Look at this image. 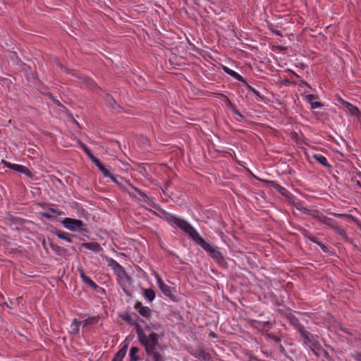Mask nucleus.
I'll list each match as a JSON object with an SVG mask.
<instances>
[{
    "label": "nucleus",
    "instance_id": "nucleus-1",
    "mask_svg": "<svg viewBox=\"0 0 361 361\" xmlns=\"http://www.w3.org/2000/svg\"><path fill=\"white\" fill-rule=\"evenodd\" d=\"M164 336V333L160 335L157 333H151L149 342L142 345L145 348L147 356L151 357L152 361H166L164 357L157 350L162 349L159 343V338Z\"/></svg>",
    "mask_w": 361,
    "mask_h": 361
},
{
    "label": "nucleus",
    "instance_id": "nucleus-2",
    "mask_svg": "<svg viewBox=\"0 0 361 361\" xmlns=\"http://www.w3.org/2000/svg\"><path fill=\"white\" fill-rule=\"evenodd\" d=\"M161 217L171 224L176 225L179 228L190 236L195 229L185 220L179 219L176 216L160 209Z\"/></svg>",
    "mask_w": 361,
    "mask_h": 361
},
{
    "label": "nucleus",
    "instance_id": "nucleus-3",
    "mask_svg": "<svg viewBox=\"0 0 361 361\" xmlns=\"http://www.w3.org/2000/svg\"><path fill=\"white\" fill-rule=\"evenodd\" d=\"M190 238L202 249L209 253L210 256L214 259H217L222 255L221 252L217 250L215 247H212L209 243H207L203 238H202L198 232L195 230Z\"/></svg>",
    "mask_w": 361,
    "mask_h": 361
},
{
    "label": "nucleus",
    "instance_id": "nucleus-4",
    "mask_svg": "<svg viewBox=\"0 0 361 361\" xmlns=\"http://www.w3.org/2000/svg\"><path fill=\"white\" fill-rule=\"evenodd\" d=\"M261 182L265 183L267 185L276 189L282 196L286 198L290 202H293L295 200V197L286 188L280 185L274 180H267L264 179H259Z\"/></svg>",
    "mask_w": 361,
    "mask_h": 361
},
{
    "label": "nucleus",
    "instance_id": "nucleus-5",
    "mask_svg": "<svg viewBox=\"0 0 361 361\" xmlns=\"http://www.w3.org/2000/svg\"><path fill=\"white\" fill-rule=\"evenodd\" d=\"M61 224L66 228L71 231H79L82 233L83 231H86V230L83 228L84 223L80 219L66 217L61 221Z\"/></svg>",
    "mask_w": 361,
    "mask_h": 361
},
{
    "label": "nucleus",
    "instance_id": "nucleus-6",
    "mask_svg": "<svg viewBox=\"0 0 361 361\" xmlns=\"http://www.w3.org/2000/svg\"><path fill=\"white\" fill-rule=\"evenodd\" d=\"M300 334L305 344L308 345L312 351L314 352L315 350H320L322 348L320 343L316 341L314 338L313 335L305 329H302L300 332Z\"/></svg>",
    "mask_w": 361,
    "mask_h": 361
},
{
    "label": "nucleus",
    "instance_id": "nucleus-7",
    "mask_svg": "<svg viewBox=\"0 0 361 361\" xmlns=\"http://www.w3.org/2000/svg\"><path fill=\"white\" fill-rule=\"evenodd\" d=\"M157 279L159 288L161 290L163 294L173 301H175L176 296L173 294V288L165 284L159 276H157Z\"/></svg>",
    "mask_w": 361,
    "mask_h": 361
},
{
    "label": "nucleus",
    "instance_id": "nucleus-8",
    "mask_svg": "<svg viewBox=\"0 0 361 361\" xmlns=\"http://www.w3.org/2000/svg\"><path fill=\"white\" fill-rule=\"evenodd\" d=\"M132 326H135V329L136 330V333L137 335V339H138L140 343L142 345L147 344V343H148L149 341V335L148 336L146 335L143 329L141 327L140 324L137 323V322L133 321Z\"/></svg>",
    "mask_w": 361,
    "mask_h": 361
},
{
    "label": "nucleus",
    "instance_id": "nucleus-9",
    "mask_svg": "<svg viewBox=\"0 0 361 361\" xmlns=\"http://www.w3.org/2000/svg\"><path fill=\"white\" fill-rule=\"evenodd\" d=\"M106 262H108V265L111 267L115 273H116L118 275L123 274L127 275V273L124 268L116 260H114L112 258L110 257H106Z\"/></svg>",
    "mask_w": 361,
    "mask_h": 361
},
{
    "label": "nucleus",
    "instance_id": "nucleus-10",
    "mask_svg": "<svg viewBox=\"0 0 361 361\" xmlns=\"http://www.w3.org/2000/svg\"><path fill=\"white\" fill-rule=\"evenodd\" d=\"M188 352L195 357L202 358L204 361L210 360L212 358L210 353L202 349H193L191 348L190 350H188Z\"/></svg>",
    "mask_w": 361,
    "mask_h": 361
},
{
    "label": "nucleus",
    "instance_id": "nucleus-11",
    "mask_svg": "<svg viewBox=\"0 0 361 361\" xmlns=\"http://www.w3.org/2000/svg\"><path fill=\"white\" fill-rule=\"evenodd\" d=\"M317 214L314 216V217L321 223L329 226L332 229L336 226V225L338 224V222L331 218H329L324 214L318 212L317 211H315Z\"/></svg>",
    "mask_w": 361,
    "mask_h": 361
},
{
    "label": "nucleus",
    "instance_id": "nucleus-12",
    "mask_svg": "<svg viewBox=\"0 0 361 361\" xmlns=\"http://www.w3.org/2000/svg\"><path fill=\"white\" fill-rule=\"evenodd\" d=\"M134 308L137 310L139 314L143 317L149 318L151 316V310L148 307L143 306L140 301H136Z\"/></svg>",
    "mask_w": 361,
    "mask_h": 361
},
{
    "label": "nucleus",
    "instance_id": "nucleus-13",
    "mask_svg": "<svg viewBox=\"0 0 361 361\" xmlns=\"http://www.w3.org/2000/svg\"><path fill=\"white\" fill-rule=\"evenodd\" d=\"M78 270L80 273V276L82 281L85 284L88 285L89 286L92 288L94 290H96L97 288H99V286L94 281H93L89 276L85 275L82 268L79 267V268H78Z\"/></svg>",
    "mask_w": 361,
    "mask_h": 361
},
{
    "label": "nucleus",
    "instance_id": "nucleus-14",
    "mask_svg": "<svg viewBox=\"0 0 361 361\" xmlns=\"http://www.w3.org/2000/svg\"><path fill=\"white\" fill-rule=\"evenodd\" d=\"M121 349L116 353L111 361H123L128 348V343L126 341L121 343Z\"/></svg>",
    "mask_w": 361,
    "mask_h": 361
},
{
    "label": "nucleus",
    "instance_id": "nucleus-15",
    "mask_svg": "<svg viewBox=\"0 0 361 361\" xmlns=\"http://www.w3.org/2000/svg\"><path fill=\"white\" fill-rule=\"evenodd\" d=\"M286 318L290 323V324L300 333L302 329H305L303 325H302L299 319L292 313H288L286 314Z\"/></svg>",
    "mask_w": 361,
    "mask_h": 361
},
{
    "label": "nucleus",
    "instance_id": "nucleus-16",
    "mask_svg": "<svg viewBox=\"0 0 361 361\" xmlns=\"http://www.w3.org/2000/svg\"><path fill=\"white\" fill-rule=\"evenodd\" d=\"M106 102L109 106L116 113H121L123 111V108L120 106L116 101L114 99L113 97L109 94L106 95Z\"/></svg>",
    "mask_w": 361,
    "mask_h": 361
},
{
    "label": "nucleus",
    "instance_id": "nucleus-17",
    "mask_svg": "<svg viewBox=\"0 0 361 361\" xmlns=\"http://www.w3.org/2000/svg\"><path fill=\"white\" fill-rule=\"evenodd\" d=\"M49 240V246H50V247L51 248V250L53 251H54L56 252V254L57 255H59V256H66V255H67V254H68V250L67 249L54 244L52 242V240H50V239Z\"/></svg>",
    "mask_w": 361,
    "mask_h": 361
},
{
    "label": "nucleus",
    "instance_id": "nucleus-18",
    "mask_svg": "<svg viewBox=\"0 0 361 361\" xmlns=\"http://www.w3.org/2000/svg\"><path fill=\"white\" fill-rule=\"evenodd\" d=\"M81 247H84L87 250H91L94 252H98L102 250V247L101 245L95 242V243H84L81 244Z\"/></svg>",
    "mask_w": 361,
    "mask_h": 361
},
{
    "label": "nucleus",
    "instance_id": "nucleus-19",
    "mask_svg": "<svg viewBox=\"0 0 361 361\" xmlns=\"http://www.w3.org/2000/svg\"><path fill=\"white\" fill-rule=\"evenodd\" d=\"M92 162L98 167V169L101 171L103 176L104 177L111 176V172L109 169H107L99 161L98 158H96L92 161Z\"/></svg>",
    "mask_w": 361,
    "mask_h": 361
},
{
    "label": "nucleus",
    "instance_id": "nucleus-20",
    "mask_svg": "<svg viewBox=\"0 0 361 361\" xmlns=\"http://www.w3.org/2000/svg\"><path fill=\"white\" fill-rule=\"evenodd\" d=\"M312 158L326 168L329 169L331 167V166L329 164L327 159L322 154H314L312 155Z\"/></svg>",
    "mask_w": 361,
    "mask_h": 361
},
{
    "label": "nucleus",
    "instance_id": "nucleus-21",
    "mask_svg": "<svg viewBox=\"0 0 361 361\" xmlns=\"http://www.w3.org/2000/svg\"><path fill=\"white\" fill-rule=\"evenodd\" d=\"M223 70L228 75L232 76L233 78H234L235 79L238 80V81H240L241 82H245V79H244V78L242 75H240V74H238L235 71H233L232 69L229 68L228 67L223 66Z\"/></svg>",
    "mask_w": 361,
    "mask_h": 361
},
{
    "label": "nucleus",
    "instance_id": "nucleus-22",
    "mask_svg": "<svg viewBox=\"0 0 361 361\" xmlns=\"http://www.w3.org/2000/svg\"><path fill=\"white\" fill-rule=\"evenodd\" d=\"M99 315H97V316H90V317H88L85 320L80 322V324H82L83 327H85V326H89V325H93V324H97L98 322H99Z\"/></svg>",
    "mask_w": 361,
    "mask_h": 361
},
{
    "label": "nucleus",
    "instance_id": "nucleus-23",
    "mask_svg": "<svg viewBox=\"0 0 361 361\" xmlns=\"http://www.w3.org/2000/svg\"><path fill=\"white\" fill-rule=\"evenodd\" d=\"M140 349L137 347L133 346L131 347L129 352V357L130 360L129 361H139L140 360V356L137 355L139 353Z\"/></svg>",
    "mask_w": 361,
    "mask_h": 361
},
{
    "label": "nucleus",
    "instance_id": "nucleus-24",
    "mask_svg": "<svg viewBox=\"0 0 361 361\" xmlns=\"http://www.w3.org/2000/svg\"><path fill=\"white\" fill-rule=\"evenodd\" d=\"M329 214L331 215L334 216H342V217H345V218H347V219H350L352 221H353L361 229V223H360V221L356 217L353 216L351 214H337V213H334V212H330Z\"/></svg>",
    "mask_w": 361,
    "mask_h": 361
},
{
    "label": "nucleus",
    "instance_id": "nucleus-25",
    "mask_svg": "<svg viewBox=\"0 0 361 361\" xmlns=\"http://www.w3.org/2000/svg\"><path fill=\"white\" fill-rule=\"evenodd\" d=\"M80 322H79L77 319H73L71 325V331L70 333L73 335L76 336L80 332Z\"/></svg>",
    "mask_w": 361,
    "mask_h": 361
},
{
    "label": "nucleus",
    "instance_id": "nucleus-26",
    "mask_svg": "<svg viewBox=\"0 0 361 361\" xmlns=\"http://www.w3.org/2000/svg\"><path fill=\"white\" fill-rule=\"evenodd\" d=\"M142 290H143V295L145 298V299H147L149 302H152L154 300L155 296H156L154 290H153L151 288H149V289L144 288Z\"/></svg>",
    "mask_w": 361,
    "mask_h": 361
},
{
    "label": "nucleus",
    "instance_id": "nucleus-27",
    "mask_svg": "<svg viewBox=\"0 0 361 361\" xmlns=\"http://www.w3.org/2000/svg\"><path fill=\"white\" fill-rule=\"evenodd\" d=\"M54 233L60 239L65 240L68 243H72V239L70 238V235L67 233L63 232L60 230H56Z\"/></svg>",
    "mask_w": 361,
    "mask_h": 361
},
{
    "label": "nucleus",
    "instance_id": "nucleus-28",
    "mask_svg": "<svg viewBox=\"0 0 361 361\" xmlns=\"http://www.w3.org/2000/svg\"><path fill=\"white\" fill-rule=\"evenodd\" d=\"M245 86L251 91L255 95H256L258 98H259L262 101L265 99V97L261 94V93L257 90L255 88H254L252 86L250 85L247 81L245 80V82H242Z\"/></svg>",
    "mask_w": 361,
    "mask_h": 361
},
{
    "label": "nucleus",
    "instance_id": "nucleus-29",
    "mask_svg": "<svg viewBox=\"0 0 361 361\" xmlns=\"http://www.w3.org/2000/svg\"><path fill=\"white\" fill-rule=\"evenodd\" d=\"M83 83L90 90H94L97 87L96 82L91 78L85 77L81 78Z\"/></svg>",
    "mask_w": 361,
    "mask_h": 361
},
{
    "label": "nucleus",
    "instance_id": "nucleus-30",
    "mask_svg": "<svg viewBox=\"0 0 361 361\" xmlns=\"http://www.w3.org/2000/svg\"><path fill=\"white\" fill-rule=\"evenodd\" d=\"M333 229L338 235L341 236V238L345 239V240H348L345 231L340 227L338 224H337Z\"/></svg>",
    "mask_w": 361,
    "mask_h": 361
},
{
    "label": "nucleus",
    "instance_id": "nucleus-31",
    "mask_svg": "<svg viewBox=\"0 0 361 361\" xmlns=\"http://www.w3.org/2000/svg\"><path fill=\"white\" fill-rule=\"evenodd\" d=\"M2 162L4 164V166H6L7 168H8L11 170H13L15 171L19 172L22 169L23 165L11 164V163L8 162L4 160H3Z\"/></svg>",
    "mask_w": 361,
    "mask_h": 361
},
{
    "label": "nucleus",
    "instance_id": "nucleus-32",
    "mask_svg": "<svg viewBox=\"0 0 361 361\" xmlns=\"http://www.w3.org/2000/svg\"><path fill=\"white\" fill-rule=\"evenodd\" d=\"M351 181L355 183L357 186L361 188V172L356 171L351 177Z\"/></svg>",
    "mask_w": 361,
    "mask_h": 361
},
{
    "label": "nucleus",
    "instance_id": "nucleus-33",
    "mask_svg": "<svg viewBox=\"0 0 361 361\" xmlns=\"http://www.w3.org/2000/svg\"><path fill=\"white\" fill-rule=\"evenodd\" d=\"M120 317L128 323L129 325H133V319L129 312H124L120 315Z\"/></svg>",
    "mask_w": 361,
    "mask_h": 361
},
{
    "label": "nucleus",
    "instance_id": "nucleus-34",
    "mask_svg": "<svg viewBox=\"0 0 361 361\" xmlns=\"http://www.w3.org/2000/svg\"><path fill=\"white\" fill-rule=\"evenodd\" d=\"M81 147H82L83 151L85 152V153L87 155V157L90 158V159L92 161L97 158L95 156H94V154L92 153L91 150L90 149H88L85 145L82 144Z\"/></svg>",
    "mask_w": 361,
    "mask_h": 361
},
{
    "label": "nucleus",
    "instance_id": "nucleus-35",
    "mask_svg": "<svg viewBox=\"0 0 361 361\" xmlns=\"http://www.w3.org/2000/svg\"><path fill=\"white\" fill-rule=\"evenodd\" d=\"M311 241L316 243L317 245H318L324 252H329L328 247L326 245H324L323 243L317 240V238H312Z\"/></svg>",
    "mask_w": 361,
    "mask_h": 361
},
{
    "label": "nucleus",
    "instance_id": "nucleus-36",
    "mask_svg": "<svg viewBox=\"0 0 361 361\" xmlns=\"http://www.w3.org/2000/svg\"><path fill=\"white\" fill-rule=\"evenodd\" d=\"M216 262L223 268H228V264L224 259L223 255L220 256L217 259L215 260Z\"/></svg>",
    "mask_w": 361,
    "mask_h": 361
},
{
    "label": "nucleus",
    "instance_id": "nucleus-37",
    "mask_svg": "<svg viewBox=\"0 0 361 361\" xmlns=\"http://www.w3.org/2000/svg\"><path fill=\"white\" fill-rule=\"evenodd\" d=\"M142 197V201L145 203H148L149 205L153 206L150 204L152 202V198L151 197L147 196L144 192L141 190V193H138Z\"/></svg>",
    "mask_w": 361,
    "mask_h": 361
},
{
    "label": "nucleus",
    "instance_id": "nucleus-38",
    "mask_svg": "<svg viewBox=\"0 0 361 361\" xmlns=\"http://www.w3.org/2000/svg\"><path fill=\"white\" fill-rule=\"evenodd\" d=\"M347 110L353 115V116H357L358 114H360V111L358 108L353 104H351L350 106L347 109Z\"/></svg>",
    "mask_w": 361,
    "mask_h": 361
},
{
    "label": "nucleus",
    "instance_id": "nucleus-39",
    "mask_svg": "<svg viewBox=\"0 0 361 361\" xmlns=\"http://www.w3.org/2000/svg\"><path fill=\"white\" fill-rule=\"evenodd\" d=\"M19 173H23L30 178L33 177V174L32 173V172L29 170L28 168H27L25 166H22V169L19 171Z\"/></svg>",
    "mask_w": 361,
    "mask_h": 361
},
{
    "label": "nucleus",
    "instance_id": "nucleus-40",
    "mask_svg": "<svg viewBox=\"0 0 361 361\" xmlns=\"http://www.w3.org/2000/svg\"><path fill=\"white\" fill-rule=\"evenodd\" d=\"M318 99V96L317 94H307L305 96L306 101L310 103L311 105L312 103L314 102V100Z\"/></svg>",
    "mask_w": 361,
    "mask_h": 361
},
{
    "label": "nucleus",
    "instance_id": "nucleus-41",
    "mask_svg": "<svg viewBox=\"0 0 361 361\" xmlns=\"http://www.w3.org/2000/svg\"><path fill=\"white\" fill-rule=\"evenodd\" d=\"M49 97L53 101V102L58 106L59 107H61V108H63L65 109L66 107L59 102V100H58L57 99L55 98V97L49 93Z\"/></svg>",
    "mask_w": 361,
    "mask_h": 361
},
{
    "label": "nucleus",
    "instance_id": "nucleus-42",
    "mask_svg": "<svg viewBox=\"0 0 361 361\" xmlns=\"http://www.w3.org/2000/svg\"><path fill=\"white\" fill-rule=\"evenodd\" d=\"M351 357L355 361H361V351H358V352H355V353H352Z\"/></svg>",
    "mask_w": 361,
    "mask_h": 361
},
{
    "label": "nucleus",
    "instance_id": "nucleus-43",
    "mask_svg": "<svg viewBox=\"0 0 361 361\" xmlns=\"http://www.w3.org/2000/svg\"><path fill=\"white\" fill-rule=\"evenodd\" d=\"M252 322H257L258 324L262 325L263 327H266L268 329H270L271 327V323L269 321L267 322H257L255 320H253Z\"/></svg>",
    "mask_w": 361,
    "mask_h": 361
},
{
    "label": "nucleus",
    "instance_id": "nucleus-44",
    "mask_svg": "<svg viewBox=\"0 0 361 361\" xmlns=\"http://www.w3.org/2000/svg\"><path fill=\"white\" fill-rule=\"evenodd\" d=\"M225 97L226 99L227 107L228 109H231L232 111L234 110V109L236 108L235 105L231 102V100L228 99V97H227L226 96H225Z\"/></svg>",
    "mask_w": 361,
    "mask_h": 361
},
{
    "label": "nucleus",
    "instance_id": "nucleus-45",
    "mask_svg": "<svg viewBox=\"0 0 361 361\" xmlns=\"http://www.w3.org/2000/svg\"><path fill=\"white\" fill-rule=\"evenodd\" d=\"M311 109H314L317 108H321L324 106V104H322L319 102L314 101L313 103L311 104Z\"/></svg>",
    "mask_w": 361,
    "mask_h": 361
},
{
    "label": "nucleus",
    "instance_id": "nucleus-46",
    "mask_svg": "<svg viewBox=\"0 0 361 361\" xmlns=\"http://www.w3.org/2000/svg\"><path fill=\"white\" fill-rule=\"evenodd\" d=\"M267 336L271 338V340H273L276 343H281V338L276 336L274 334H267Z\"/></svg>",
    "mask_w": 361,
    "mask_h": 361
},
{
    "label": "nucleus",
    "instance_id": "nucleus-47",
    "mask_svg": "<svg viewBox=\"0 0 361 361\" xmlns=\"http://www.w3.org/2000/svg\"><path fill=\"white\" fill-rule=\"evenodd\" d=\"M303 235H304V237H305V238H307V239L310 240V241H311V239H312V238H317L316 237L312 236V235H310V233L308 231H307V230H304V231H303Z\"/></svg>",
    "mask_w": 361,
    "mask_h": 361
},
{
    "label": "nucleus",
    "instance_id": "nucleus-48",
    "mask_svg": "<svg viewBox=\"0 0 361 361\" xmlns=\"http://www.w3.org/2000/svg\"><path fill=\"white\" fill-rule=\"evenodd\" d=\"M152 329L155 331H159L162 328V326L161 324L156 322V323H152Z\"/></svg>",
    "mask_w": 361,
    "mask_h": 361
},
{
    "label": "nucleus",
    "instance_id": "nucleus-49",
    "mask_svg": "<svg viewBox=\"0 0 361 361\" xmlns=\"http://www.w3.org/2000/svg\"><path fill=\"white\" fill-rule=\"evenodd\" d=\"M42 216L48 219H54L55 218L54 216L53 215H51L49 214V213H47V212H42Z\"/></svg>",
    "mask_w": 361,
    "mask_h": 361
},
{
    "label": "nucleus",
    "instance_id": "nucleus-50",
    "mask_svg": "<svg viewBox=\"0 0 361 361\" xmlns=\"http://www.w3.org/2000/svg\"><path fill=\"white\" fill-rule=\"evenodd\" d=\"M107 178H110L111 179V180L114 183H116L117 185H121V183H120L118 180L116 176H113L111 173V176H108Z\"/></svg>",
    "mask_w": 361,
    "mask_h": 361
},
{
    "label": "nucleus",
    "instance_id": "nucleus-51",
    "mask_svg": "<svg viewBox=\"0 0 361 361\" xmlns=\"http://www.w3.org/2000/svg\"><path fill=\"white\" fill-rule=\"evenodd\" d=\"M235 115H238L240 116L242 119H245V116H243L240 112L237 109V108H235L234 110L232 111Z\"/></svg>",
    "mask_w": 361,
    "mask_h": 361
},
{
    "label": "nucleus",
    "instance_id": "nucleus-52",
    "mask_svg": "<svg viewBox=\"0 0 361 361\" xmlns=\"http://www.w3.org/2000/svg\"><path fill=\"white\" fill-rule=\"evenodd\" d=\"M235 115H238L240 116L242 119H245V116H243L240 112L237 109V108H235L234 110L232 111Z\"/></svg>",
    "mask_w": 361,
    "mask_h": 361
},
{
    "label": "nucleus",
    "instance_id": "nucleus-53",
    "mask_svg": "<svg viewBox=\"0 0 361 361\" xmlns=\"http://www.w3.org/2000/svg\"><path fill=\"white\" fill-rule=\"evenodd\" d=\"M49 211L51 212L52 213L56 214L57 215H61L63 214V212H61L59 209H52V208H50Z\"/></svg>",
    "mask_w": 361,
    "mask_h": 361
},
{
    "label": "nucleus",
    "instance_id": "nucleus-54",
    "mask_svg": "<svg viewBox=\"0 0 361 361\" xmlns=\"http://www.w3.org/2000/svg\"><path fill=\"white\" fill-rule=\"evenodd\" d=\"M271 31L274 33L275 35H278V36H282V34L281 32V31L278 30H275L272 27H269Z\"/></svg>",
    "mask_w": 361,
    "mask_h": 361
},
{
    "label": "nucleus",
    "instance_id": "nucleus-55",
    "mask_svg": "<svg viewBox=\"0 0 361 361\" xmlns=\"http://www.w3.org/2000/svg\"><path fill=\"white\" fill-rule=\"evenodd\" d=\"M145 330H146L147 331L149 332V334H150L151 333H154V331H153V329H152V323H151L149 325H147V326H145Z\"/></svg>",
    "mask_w": 361,
    "mask_h": 361
},
{
    "label": "nucleus",
    "instance_id": "nucleus-56",
    "mask_svg": "<svg viewBox=\"0 0 361 361\" xmlns=\"http://www.w3.org/2000/svg\"><path fill=\"white\" fill-rule=\"evenodd\" d=\"M128 185H129L130 188L132 190H133L135 192H137V194H138V193H141V190H140L139 188H136V187H135V186L132 185H131V184H130V183H129Z\"/></svg>",
    "mask_w": 361,
    "mask_h": 361
},
{
    "label": "nucleus",
    "instance_id": "nucleus-57",
    "mask_svg": "<svg viewBox=\"0 0 361 361\" xmlns=\"http://www.w3.org/2000/svg\"><path fill=\"white\" fill-rule=\"evenodd\" d=\"M278 344H279V348L280 351L282 353H286V350H285L284 347L281 344H280V343H278Z\"/></svg>",
    "mask_w": 361,
    "mask_h": 361
},
{
    "label": "nucleus",
    "instance_id": "nucleus-58",
    "mask_svg": "<svg viewBox=\"0 0 361 361\" xmlns=\"http://www.w3.org/2000/svg\"><path fill=\"white\" fill-rule=\"evenodd\" d=\"M337 100L341 104H344L345 103V102H346L344 99H343L341 97H337Z\"/></svg>",
    "mask_w": 361,
    "mask_h": 361
},
{
    "label": "nucleus",
    "instance_id": "nucleus-59",
    "mask_svg": "<svg viewBox=\"0 0 361 361\" xmlns=\"http://www.w3.org/2000/svg\"><path fill=\"white\" fill-rule=\"evenodd\" d=\"M15 219H16L17 221L20 222V223H23V222H24V221H25V219H22V218H20V217H16V218H15Z\"/></svg>",
    "mask_w": 361,
    "mask_h": 361
},
{
    "label": "nucleus",
    "instance_id": "nucleus-60",
    "mask_svg": "<svg viewBox=\"0 0 361 361\" xmlns=\"http://www.w3.org/2000/svg\"><path fill=\"white\" fill-rule=\"evenodd\" d=\"M209 336L210 337H212V338H216V336H216V334L214 331H211V332L209 333Z\"/></svg>",
    "mask_w": 361,
    "mask_h": 361
},
{
    "label": "nucleus",
    "instance_id": "nucleus-61",
    "mask_svg": "<svg viewBox=\"0 0 361 361\" xmlns=\"http://www.w3.org/2000/svg\"><path fill=\"white\" fill-rule=\"evenodd\" d=\"M124 191H125V192H128V194L130 197H135V196L133 195V193L132 192L129 191L128 190H127V189H126V190H125Z\"/></svg>",
    "mask_w": 361,
    "mask_h": 361
},
{
    "label": "nucleus",
    "instance_id": "nucleus-62",
    "mask_svg": "<svg viewBox=\"0 0 361 361\" xmlns=\"http://www.w3.org/2000/svg\"><path fill=\"white\" fill-rule=\"evenodd\" d=\"M345 106V107L346 108V109L349 107V106L351 105V104L348 102H345V103L343 104Z\"/></svg>",
    "mask_w": 361,
    "mask_h": 361
},
{
    "label": "nucleus",
    "instance_id": "nucleus-63",
    "mask_svg": "<svg viewBox=\"0 0 361 361\" xmlns=\"http://www.w3.org/2000/svg\"><path fill=\"white\" fill-rule=\"evenodd\" d=\"M302 211V212H303L304 214H308V212H310V210H309V209H305V208H304Z\"/></svg>",
    "mask_w": 361,
    "mask_h": 361
},
{
    "label": "nucleus",
    "instance_id": "nucleus-64",
    "mask_svg": "<svg viewBox=\"0 0 361 361\" xmlns=\"http://www.w3.org/2000/svg\"><path fill=\"white\" fill-rule=\"evenodd\" d=\"M123 290H124V292L126 293V295H130V292H129L128 290H126V289H125V288H123Z\"/></svg>",
    "mask_w": 361,
    "mask_h": 361
}]
</instances>
